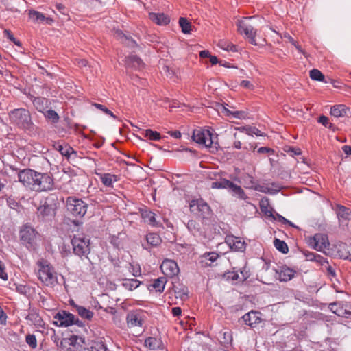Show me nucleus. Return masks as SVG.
Instances as JSON below:
<instances>
[{"label":"nucleus","instance_id":"obj_1","mask_svg":"<svg viewBox=\"0 0 351 351\" xmlns=\"http://www.w3.org/2000/svg\"><path fill=\"white\" fill-rule=\"evenodd\" d=\"M17 176L19 182L32 191H48L53 189V178L50 173L24 169L19 170Z\"/></svg>","mask_w":351,"mask_h":351},{"label":"nucleus","instance_id":"obj_2","mask_svg":"<svg viewBox=\"0 0 351 351\" xmlns=\"http://www.w3.org/2000/svg\"><path fill=\"white\" fill-rule=\"evenodd\" d=\"M73 252L75 255L81 258L84 263L86 271H90L93 264L88 255L90 252V239L83 234H75L71 239Z\"/></svg>","mask_w":351,"mask_h":351},{"label":"nucleus","instance_id":"obj_3","mask_svg":"<svg viewBox=\"0 0 351 351\" xmlns=\"http://www.w3.org/2000/svg\"><path fill=\"white\" fill-rule=\"evenodd\" d=\"M9 117L11 122L19 128L27 132L34 131L36 126L28 110L23 108L14 109L10 112Z\"/></svg>","mask_w":351,"mask_h":351},{"label":"nucleus","instance_id":"obj_4","mask_svg":"<svg viewBox=\"0 0 351 351\" xmlns=\"http://www.w3.org/2000/svg\"><path fill=\"white\" fill-rule=\"evenodd\" d=\"M193 140L199 145L209 148L210 152H215L219 147L217 141V136H215L208 130L202 129L201 128L195 129L192 136Z\"/></svg>","mask_w":351,"mask_h":351},{"label":"nucleus","instance_id":"obj_5","mask_svg":"<svg viewBox=\"0 0 351 351\" xmlns=\"http://www.w3.org/2000/svg\"><path fill=\"white\" fill-rule=\"evenodd\" d=\"M38 265L37 276L38 279L45 286L55 287L58 284V277L54 267L47 261H40Z\"/></svg>","mask_w":351,"mask_h":351},{"label":"nucleus","instance_id":"obj_6","mask_svg":"<svg viewBox=\"0 0 351 351\" xmlns=\"http://www.w3.org/2000/svg\"><path fill=\"white\" fill-rule=\"evenodd\" d=\"M67 211L73 217H82L87 211L88 204L82 199L75 197H69L66 201Z\"/></svg>","mask_w":351,"mask_h":351},{"label":"nucleus","instance_id":"obj_7","mask_svg":"<svg viewBox=\"0 0 351 351\" xmlns=\"http://www.w3.org/2000/svg\"><path fill=\"white\" fill-rule=\"evenodd\" d=\"M191 213L202 219H210L213 212L210 206L202 199H193L189 203Z\"/></svg>","mask_w":351,"mask_h":351},{"label":"nucleus","instance_id":"obj_8","mask_svg":"<svg viewBox=\"0 0 351 351\" xmlns=\"http://www.w3.org/2000/svg\"><path fill=\"white\" fill-rule=\"evenodd\" d=\"M56 204L54 200L50 197H47L40 202L37 209V216L43 221L49 220L56 214Z\"/></svg>","mask_w":351,"mask_h":351},{"label":"nucleus","instance_id":"obj_9","mask_svg":"<svg viewBox=\"0 0 351 351\" xmlns=\"http://www.w3.org/2000/svg\"><path fill=\"white\" fill-rule=\"evenodd\" d=\"M238 32L241 34H244L245 38L249 40V42L253 45H257L255 39L256 35V30L250 24L247 23L245 20H239L237 22Z\"/></svg>","mask_w":351,"mask_h":351},{"label":"nucleus","instance_id":"obj_10","mask_svg":"<svg viewBox=\"0 0 351 351\" xmlns=\"http://www.w3.org/2000/svg\"><path fill=\"white\" fill-rule=\"evenodd\" d=\"M330 310L337 315L351 319V302H336L329 304Z\"/></svg>","mask_w":351,"mask_h":351},{"label":"nucleus","instance_id":"obj_11","mask_svg":"<svg viewBox=\"0 0 351 351\" xmlns=\"http://www.w3.org/2000/svg\"><path fill=\"white\" fill-rule=\"evenodd\" d=\"M308 244L317 251H322L328 247L330 243L328 236L322 233H317L308 239Z\"/></svg>","mask_w":351,"mask_h":351},{"label":"nucleus","instance_id":"obj_12","mask_svg":"<svg viewBox=\"0 0 351 351\" xmlns=\"http://www.w3.org/2000/svg\"><path fill=\"white\" fill-rule=\"evenodd\" d=\"M145 313L142 310L130 311L127 314L126 320L129 327H141L145 322Z\"/></svg>","mask_w":351,"mask_h":351},{"label":"nucleus","instance_id":"obj_13","mask_svg":"<svg viewBox=\"0 0 351 351\" xmlns=\"http://www.w3.org/2000/svg\"><path fill=\"white\" fill-rule=\"evenodd\" d=\"M53 322L56 326L60 327H68L73 324L75 316L66 311H61L54 316Z\"/></svg>","mask_w":351,"mask_h":351},{"label":"nucleus","instance_id":"obj_14","mask_svg":"<svg viewBox=\"0 0 351 351\" xmlns=\"http://www.w3.org/2000/svg\"><path fill=\"white\" fill-rule=\"evenodd\" d=\"M20 239L27 248L32 247L36 239V231L29 226H25L20 231Z\"/></svg>","mask_w":351,"mask_h":351},{"label":"nucleus","instance_id":"obj_15","mask_svg":"<svg viewBox=\"0 0 351 351\" xmlns=\"http://www.w3.org/2000/svg\"><path fill=\"white\" fill-rule=\"evenodd\" d=\"M160 269L166 277L172 278L179 273V268L176 261L166 259L162 261Z\"/></svg>","mask_w":351,"mask_h":351},{"label":"nucleus","instance_id":"obj_16","mask_svg":"<svg viewBox=\"0 0 351 351\" xmlns=\"http://www.w3.org/2000/svg\"><path fill=\"white\" fill-rule=\"evenodd\" d=\"M242 319L243 322L252 328L256 327L262 321L260 317V313L258 311H251L249 313H245Z\"/></svg>","mask_w":351,"mask_h":351},{"label":"nucleus","instance_id":"obj_17","mask_svg":"<svg viewBox=\"0 0 351 351\" xmlns=\"http://www.w3.org/2000/svg\"><path fill=\"white\" fill-rule=\"evenodd\" d=\"M219 258V255L217 252H206L200 256L199 263L202 267H211Z\"/></svg>","mask_w":351,"mask_h":351},{"label":"nucleus","instance_id":"obj_18","mask_svg":"<svg viewBox=\"0 0 351 351\" xmlns=\"http://www.w3.org/2000/svg\"><path fill=\"white\" fill-rule=\"evenodd\" d=\"M167 282L166 277H159L151 280L150 283L147 285V289L150 292L155 291L156 293H161L164 291Z\"/></svg>","mask_w":351,"mask_h":351},{"label":"nucleus","instance_id":"obj_19","mask_svg":"<svg viewBox=\"0 0 351 351\" xmlns=\"http://www.w3.org/2000/svg\"><path fill=\"white\" fill-rule=\"evenodd\" d=\"M31 101L35 108L40 112L45 113V110L49 108L51 102L45 97L31 96Z\"/></svg>","mask_w":351,"mask_h":351},{"label":"nucleus","instance_id":"obj_20","mask_svg":"<svg viewBox=\"0 0 351 351\" xmlns=\"http://www.w3.org/2000/svg\"><path fill=\"white\" fill-rule=\"evenodd\" d=\"M69 344L72 346L69 348L71 351H82L85 349L86 346L84 338L75 335L69 339Z\"/></svg>","mask_w":351,"mask_h":351},{"label":"nucleus","instance_id":"obj_21","mask_svg":"<svg viewBox=\"0 0 351 351\" xmlns=\"http://www.w3.org/2000/svg\"><path fill=\"white\" fill-rule=\"evenodd\" d=\"M226 242L231 249L235 251L243 252L245 249V243L241 241V238L237 237H228L226 238Z\"/></svg>","mask_w":351,"mask_h":351},{"label":"nucleus","instance_id":"obj_22","mask_svg":"<svg viewBox=\"0 0 351 351\" xmlns=\"http://www.w3.org/2000/svg\"><path fill=\"white\" fill-rule=\"evenodd\" d=\"M276 271L279 274V280L284 282L291 280L295 274V271L287 266H282L280 267L279 271L277 270Z\"/></svg>","mask_w":351,"mask_h":351},{"label":"nucleus","instance_id":"obj_23","mask_svg":"<svg viewBox=\"0 0 351 351\" xmlns=\"http://www.w3.org/2000/svg\"><path fill=\"white\" fill-rule=\"evenodd\" d=\"M149 19L159 25H165L170 22L169 17L164 13H149Z\"/></svg>","mask_w":351,"mask_h":351},{"label":"nucleus","instance_id":"obj_24","mask_svg":"<svg viewBox=\"0 0 351 351\" xmlns=\"http://www.w3.org/2000/svg\"><path fill=\"white\" fill-rule=\"evenodd\" d=\"M348 110L343 104L335 105L330 108V114L335 117H343L346 115Z\"/></svg>","mask_w":351,"mask_h":351},{"label":"nucleus","instance_id":"obj_25","mask_svg":"<svg viewBox=\"0 0 351 351\" xmlns=\"http://www.w3.org/2000/svg\"><path fill=\"white\" fill-rule=\"evenodd\" d=\"M220 108L219 110H221L222 113H223L226 116L232 117L238 119H243L245 117V112L244 111H230L229 109L226 108L223 105H220Z\"/></svg>","mask_w":351,"mask_h":351},{"label":"nucleus","instance_id":"obj_26","mask_svg":"<svg viewBox=\"0 0 351 351\" xmlns=\"http://www.w3.org/2000/svg\"><path fill=\"white\" fill-rule=\"evenodd\" d=\"M102 184L108 187L112 186V184L117 181V177L110 173H103L99 175Z\"/></svg>","mask_w":351,"mask_h":351},{"label":"nucleus","instance_id":"obj_27","mask_svg":"<svg viewBox=\"0 0 351 351\" xmlns=\"http://www.w3.org/2000/svg\"><path fill=\"white\" fill-rule=\"evenodd\" d=\"M234 195H238V197L241 199H245L246 195L243 190V189L235 184H234L232 182L230 181L228 188Z\"/></svg>","mask_w":351,"mask_h":351},{"label":"nucleus","instance_id":"obj_28","mask_svg":"<svg viewBox=\"0 0 351 351\" xmlns=\"http://www.w3.org/2000/svg\"><path fill=\"white\" fill-rule=\"evenodd\" d=\"M144 221L152 226L158 227L160 224L156 221L155 214L152 211H145L142 213Z\"/></svg>","mask_w":351,"mask_h":351},{"label":"nucleus","instance_id":"obj_29","mask_svg":"<svg viewBox=\"0 0 351 351\" xmlns=\"http://www.w3.org/2000/svg\"><path fill=\"white\" fill-rule=\"evenodd\" d=\"M29 18L35 23H43L45 19V16L40 12L36 10H29Z\"/></svg>","mask_w":351,"mask_h":351},{"label":"nucleus","instance_id":"obj_30","mask_svg":"<svg viewBox=\"0 0 351 351\" xmlns=\"http://www.w3.org/2000/svg\"><path fill=\"white\" fill-rule=\"evenodd\" d=\"M162 342L160 339L155 337H149L145 340V346L150 350H156L160 348Z\"/></svg>","mask_w":351,"mask_h":351},{"label":"nucleus","instance_id":"obj_31","mask_svg":"<svg viewBox=\"0 0 351 351\" xmlns=\"http://www.w3.org/2000/svg\"><path fill=\"white\" fill-rule=\"evenodd\" d=\"M75 311L82 318L86 319L88 320H90L94 315V313L91 311L82 306H76Z\"/></svg>","mask_w":351,"mask_h":351},{"label":"nucleus","instance_id":"obj_32","mask_svg":"<svg viewBox=\"0 0 351 351\" xmlns=\"http://www.w3.org/2000/svg\"><path fill=\"white\" fill-rule=\"evenodd\" d=\"M141 283V282L136 279H124L122 285L126 289L132 291L138 287Z\"/></svg>","mask_w":351,"mask_h":351},{"label":"nucleus","instance_id":"obj_33","mask_svg":"<svg viewBox=\"0 0 351 351\" xmlns=\"http://www.w3.org/2000/svg\"><path fill=\"white\" fill-rule=\"evenodd\" d=\"M186 227L190 232L193 235L200 233L201 226L198 221L196 220H189L186 224Z\"/></svg>","mask_w":351,"mask_h":351},{"label":"nucleus","instance_id":"obj_34","mask_svg":"<svg viewBox=\"0 0 351 351\" xmlns=\"http://www.w3.org/2000/svg\"><path fill=\"white\" fill-rule=\"evenodd\" d=\"M146 240L152 247L159 245L162 241L160 237L156 233H149L146 236Z\"/></svg>","mask_w":351,"mask_h":351},{"label":"nucleus","instance_id":"obj_35","mask_svg":"<svg viewBox=\"0 0 351 351\" xmlns=\"http://www.w3.org/2000/svg\"><path fill=\"white\" fill-rule=\"evenodd\" d=\"M89 349L90 351H108L106 346L101 340L92 341Z\"/></svg>","mask_w":351,"mask_h":351},{"label":"nucleus","instance_id":"obj_36","mask_svg":"<svg viewBox=\"0 0 351 351\" xmlns=\"http://www.w3.org/2000/svg\"><path fill=\"white\" fill-rule=\"evenodd\" d=\"M127 62L132 66L140 69L143 66L142 60L136 55H131L127 58Z\"/></svg>","mask_w":351,"mask_h":351},{"label":"nucleus","instance_id":"obj_37","mask_svg":"<svg viewBox=\"0 0 351 351\" xmlns=\"http://www.w3.org/2000/svg\"><path fill=\"white\" fill-rule=\"evenodd\" d=\"M179 25L184 34H190L191 31V23L186 18L180 17L179 19Z\"/></svg>","mask_w":351,"mask_h":351},{"label":"nucleus","instance_id":"obj_38","mask_svg":"<svg viewBox=\"0 0 351 351\" xmlns=\"http://www.w3.org/2000/svg\"><path fill=\"white\" fill-rule=\"evenodd\" d=\"M142 134L152 141H159L161 138V136L159 132L153 131L151 129L144 130Z\"/></svg>","mask_w":351,"mask_h":351},{"label":"nucleus","instance_id":"obj_39","mask_svg":"<svg viewBox=\"0 0 351 351\" xmlns=\"http://www.w3.org/2000/svg\"><path fill=\"white\" fill-rule=\"evenodd\" d=\"M275 247L283 254H287L289 251V247L287 243L284 241H281L279 239H275L274 241Z\"/></svg>","mask_w":351,"mask_h":351},{"label":"nucleus","instance_id":"obj_40","mask_svg":"<svg viewBox=\"0 0 351 351\" xmlns=\"http://www.w3.org/2000/svg\"><path fill=\"white\" fill-rule=\"evenodd\" d=\"M230 183V180L226 179H220L219 180H217L213 182L210 184L211 189H228Z\"/></svg>","mask_w":351,"mask_h":351},{"label":"nucleus","instance_id":"obj_41","mask_svg":"<svg viewBox=\"0 0 351 351\" xmlns=\"http://www.w3.org/2000/svg\"><path fill=\"white\" fill-rule=\"evenodd\" d=\"M252 188H254V190L262 192L264 193H269V194H275L277 192L279 191V190H274L267 186L261 185V184H255L254 186H252Z\"/></svg>","mask_w":351,"mask_h":351},{"label":"nucleus","instance_id":"obj_42","mask_svg":"<svg viewBox=\"0 0 351 351\" xmlns=\"http://www.w3.org/2000/svg\"><path fill=\"white\" fill-rule=\"evenodd\" d=\"M310 77L313 80L324 82L325 83L327 82L326 81H324L325 77L322 74V73L319 70L316 69H313L311 71H310Z\"/></svg>","mask_w":351,"mask_h":351},{"label":"nucleus","instance_id":"obj_43","mask_svg":"<svg viewBox=\"0 0 351 351\" xmlns=\"http://www.w3.org/2000/svg\"><path fill=\"white\" fill-rule=\"evenodd\" d=\"M56 149L58 150L62 156H65L68 158L72 153H75L71 147L67 145H58Z\"/></svg>","mask_w":351,"mask_h":351},{"label":"nucleus","instance_id":"obj_44","mask_svg":"<svg viewBox=\"0 0 351 351\" xmlns=\"http://www.w3.org/2000/svg\"><path fill=\"white\" fill-rule=\"evenodd\" d=\"M338 216L345 219H350L351 216V211L349 208L344 206H339Z\"/></svg>","mask_w":351,"mask_h":351},{"label":"nucleus","instance_id":"obj_45","mask_svg":"<svg viewBox=\"0 0 351 351\" xmlns=\"http://www.w3.org/2000/svg\"><path fill=\"white\" fill-rule=\"evenodd\" d=\"M45 114V117L51 121L52 123H56L58 122L59 121V115L58 114V113L53 110H45V112L44 113Z\"/></svg>","mask_w":351,"mask_h":351},{"label":"nucleus","instance_id":"obj_46","mask_svg":"<svg viewBox=\"0 0 351 351\" xmlns=\"http://www.w3.org/2000/svg\"><path fill=\"white\" fill-rule=\"evenodd\" d=\"M26 319L30 321L32 324L34 325H40L42 322V319L39 315L34 312L29 313L26 316Z\"/></svg>","mask_w":351,"mask_h":351},{"label":"nucleus","instance_id":"obj_47","mask_svg":"<svg viewBox=\"0 0 351 351\" xmlns=\"http://www.w3.org/2000/svg\"><path fill=\"white\" fill-rule=\"evenodd\" d=\"M221 49L226 51H237V47L232 43L224 40H220L218 45Z\"/></svg>","mask_w":351,"mask_h":351},{"label":"nucleus","instance_id":"obj_48","mask_svg":"<svg viewBox=\"0 0 351 351\" xmlns=\"http://www.w3.org/2000/svg\"><path fill=\"white\" fill-rule=\"evenodd\" d=\"M26 343L32 348V349H35L37 347V340L36 336L32 334H29L26 335L25 337Z\"/></svg>","mask_w":351,"mask_h":351},{"label":"nucleus","instance_id":"obj_49","mask_svg":"<svg viewBox=\"0 0 351 351\" xmlns=\"http://www.w3.org/2000/svg\"><path fill=\"white\" fill-rule=\"evenodd\" d=\"M318 122L322 123L326 128L329 129H334V125L331 123H329L328 118L324 115H322L319 117Z\"/></svg>","mask_w":351,"mask_h":351},{"label":"nucleus","instance_id":"obj_50","mask_svg":"<svg viewBox=\"0 0 351 351\" xmlns=\"http://www.w3.org/2000/svg\"><path fill=\"white\" fill-rule=\"evenodd\" d=\"M340 248L343 250V253L339 254V258L343 259H348L351 261V254L347 250L346 245L345 243H341Z\"/></svg>","mask_w":351,"mask_h":351},{"label":"nucleus","instance_id":"obj_51","mask_svg":"<svg viewBox=\"0 0 351 351\" xmlns=\"http://www.w3.org/2000/svg\"><path fill=\"white\" fill-rule=\"evenodd\" d=\"M93 106H94L95 108H97V109L103 111L104 112H105L106 114L112 117L113 118H116V116L113 114L112 112H111L110 110H108L106 106H104V105H101V104H97V103H93L92 104Z\"/></svg>","mask_w":351,"mask_h":351},{"label":"nucleus","instance_id":"obj_52","mask_svg":"<svg viewBox=\"0 0 351 351\" xmlns=\"http://www.w3.org/2000/svg\"><path fill=\"white\" fill-rule=\"evenodd\" d=\"M232 341V336L231 332L225 331L223 333V338L221 340V342L223 344H230Z\"/></svg>","mask_w":351,"mask_h":351},{"label":"nucleus","instance_id":"obj_53","mask_svg":"<svg viewBox=\"0 0 351 351\" xmlns=\"http://www.w3.org/2000/svg\"><path fill=\"white\" fill-rule=\"evenodd\" d=\"M224 276L227 279H230L232 280H239L240 281V276L239 275L238 272L235 271L226 272L224 274Z\"/></svg>","mask_w":351,"mask_h":351},{"label":"nucleus","instance_id":"obj_54","mask_svg":"<svg viewBox=\"0 0 351 351\" xmlns=\"http://www.w3.org/2000/svg\"><path fill=\"white\" fill-rule=\"evenodd\" d=\"M247 134L249 136H253V135H256L257 136H263V133L261 130H259L256 127H252V126H249Z\"/></svg>","mask_w":351,"mask_h":351},{"label":"nucleus","instance_id":"obj_55","mask_svg":"<svg viewBox=\"0 0 351 351\" xmlns=\"http://www.w3.org/2000/svg\"><path fill=\"white\" fill-rule=\"evenodd\" d=\"M3 33L5 34V35L7 36V38L12 42H13L16 45H18V46H21V43L19 40H16L13 34H12V32L8 30V29H5L3 31Z\"/></svg>","mask_w":351,"mask_h":351},{"label":"nucleus","instance_id":"obj_56","mask_svg":"<svg viewBox=\"0 0 351 351\" xmlns=\"http://www.w3.org/2000/svg\"><path fill=\"white\" fill-rule=\"evenodd\" d=\"M123 43L130 48H134L137 46L136 41L132 38H129L128 36L125 37V40H123Z\"/></svg>","mask_w":351,"mask_h":351},{"label":"nucleus","instance_id":"obj_57","mask_svg":"<svg viewBox=\"0 0 351 351\" xmlns=\"http://www.w3.org/2000/svg\"><path fill=\"white\" fill-rule=\"evenodd\" d=\"M327 271L328 274L330 275L331 276H335V270L328 263V261H327L326 263H325V265L323 266Z\"/></svg>","mask_w":351,"mask_h":351},{"label":"nucleus","instance_id":"obj_58","mask_svg":"<svg viewBox=\"0 0 351 351\" xmlns=\"http://www.w3.org/2000/svg\"><path fill=\"white\" fill-rule=\"evenodd\" d=\"M131 270H130L134 276H138L141 275V268L138 265L134 266L132 264H130Z\"/></svg>","mask_w":351,"mask_h":351},{"label":"nucleus","instance_id":"obj_59","mask_svg":"<svg viewBox=\"0 0 351 351\" xmlns=\"http://www.w3.org/2000/svg\"><path fill=\"white\" fill-rule=\"evenodd\" d=\"M314 261L318 263L320 265L324 266L325 263H326L327 259L321 255L316 254Z\"/></svg>","mask_w":351,"mask_h":351},{"label":"nucleus","instance_id":"obj_60","mask_svg":"<svg viewBox=\"0 0 351 351\" xmlns=\"http://www.w3.org/2000/svg\"><path fill=\"white\" fill-rule=\"evenodd\" d=\"M7 320V315L3 311L2 308L0 306V324L5 325Z\"/></svg>","mask_w":351,"mask_h":351},{"label":"nucleus","instance_id":"obj_61","mask_svg":"<svg viewBox=\"0 0 351 351\" xmlns=\"http://www.w3.org/2000/svg\"><path fill=\"white\" fill-rule=\"evenodd\" d=\"M0 278L4 280L8 279L7 273L5 271L3 264L0 261Z\"/></svg>","mask_w":351,"mask_h":351},{"label":"nucleus","instance_id":"obj_62","mask_svg":"<svg viewBox=\"0 0 351 351\" xmlns=\"http://www.w3.org/2000/svg\"><path fill=\"white\" fill-rule=\"evenodd\" d=\"M240 85L241 86L248 89H253L254 88L253 84L248 80H242Z\"/></svg>","mask_w":351,"mask_h":351},{"label":"nucleus","instance_id":"obj_63","mask_svg":"<svg viewBox=\"0 0 351 351\" xmlns=\"http://www.w3.org/2000/svg\"><path fill=\"white\" fill-rule=\"evenodd\" d=\"M114 36L118 39H120L122 42L125 40V37H127L121 30L117 29L114 32Z\"/></svg>","mask_w":351,"mask_h":351},{"label":"nucleus","instance_id":"obj_64","mask_svg":"<svg viewBox=\"0 0 351 351\" xmlns=\"http://www.w3.org/2000/svg\"><path fill=\"white\" fill-rule=\"evenodd\" d=\"M28 288L24 285H19L16 287V291L21 293L25 295L27 292Z\"/></svg>","mask_w":351,"mask_h":351}]
</instances>
